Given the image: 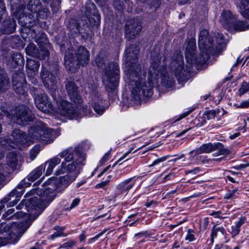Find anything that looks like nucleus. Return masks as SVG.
Returning a JSON list of instances; mask_svg holds the SVG:
<instances>
[{
    "mask_svg": "<svg viewBox=\"0 0 249 249\" xmlns=\"http://www.w3.org/2000/svg\"><path fill=\"white\" fill-rule=\"evenodd\" d=\"M139 48L136 44H132L125 50V61L132 64L128 70V78L133 87L131 96L135 102H139L142 96L150 97L153 95V78L157 79L160 74L163 75L160 67V61L156 60L151 62L146 71L141 70V66L136 64Z\"/></svg>",
    "mask_w": 249,
    "mask_h": 249,
    "instance_id": "obj_1",
    "label": "nucleus"
},
{
    "mask_svg": "<svg viewBox=\"0 0 249 249\" xmlns=\"http://www.w3.org/2000/svg\"><path fill=\"white\" fill-rule=\"evenodd\" d=\"M198 43L200 51L198 55L196 53V45L194 39L190 40L186 46L185 57L187 62L190 65L195 64L202 66L209 59L210 54L214 52L213 40L209 36L207 30L204 29L200 32ZM170 67L176 76L181 80H185L191 71V66H186L184 68L183 56L179 50L175 51L172 55Z\"/></svg>",
    "mask_w": 249,
    "mask_h": 249,
    "instance_id": "obj_2",
    "label": "nucleus"
},
{
    "mask_svg": "<svg viewBox=\"0 0 249 249\" xmlns=\"http://www.w3.org/2000/svg\"><path fill=\"white\" fill-rule=\"evenodd\" d=\"M55 183L54 179H50L44 184L49 186L45 187L42 192V189L35 188L27 193L25 196L26 198L16 206L17 210L24 209L26 212L33 213L34 210L39 211L40 213L56 197L57 193L53 186Z\"/></svg>",
    "mask_w": 249,
    "mask_h": 249,
    "instance_id": "obj_3",
    "label": "nucleus"
},
{
    "mask_svg": "<svg viewBox=\"0 0 249 249\" xmlns=\"http://www.w3.org/2000/svg\"><path fill=\"white\" fill-rule=\"evenodd\" d=\"M97 66L103 70L102 81L108 92L113 91L118 86L119 68L116 62L109 63L105 51H101L95 58Z\"/></svg>",
    "mask_w": 249,
    "mask_h": 249,
    "instance_id": "obj_4",
    "label": "nucleus"
},
{
    "mask_svg": "<svg viewBox=\"0 0 249 249\" xmlns=\"http://www.w3.org/2000/svg\"><path fill=\"white\" fill-rule=\"evenodd\" d=\"M28 135L31 138L44 144L53 142L57 136L55 131L48 128L42 122H36L31 126L28 130Z\"/></svg>",
    "mask_w": 249,
    "mask_h": 249,
    "instance_id": "obj_5",
    "label": "nucleus"
},
{
    "mask_svg": "<svg viewBox=\"0 0 249 249\" xmlns=\"http://www.w3.org/2000/svg\"><path fill=\"white\" fill-rule=\"evenodd\" d=\"M30 225V224H28L27 222L13 223L11 225H6L5 229L7 228L8 231L5 236L0 237V247L17 242Z\"/></svg>",
    "mask_w": 249,
    "mask_h": 249,
    "instance_id": "obj_6",
    "label": "nucleus"
},
{
    "mask_svg": "<svg viewBox=\"0 0 249 249\" xmlns=\"http://www.w3.org/2000/svg\"><path fill=\"white\" fill-rule=\"evenodd\" d=\"M75 153L77 155V158L72 162L67 164L66 162H62L61 168H59L55 172L56 176L64 174L65 173H74L76 172L79 174V165L82 164L86 157L85 154L83 152L82 147L77 146L75 148Z\"/></svg>",
    "mask_w": 249,
    "mask_h": 249,
    "instance_id": "obj_7",
    "label": "nucleus"
},
{
    "mask_svg": "<svg viewBox=\"0 0 249 249\" xmlns=\"http://www.w3.org/2000/svg\"><path fill=\"white\" fill-rule=\"evenodd\" d=\"M91 98L92 107L94 111L98 114L101 115L105 111L107 106H104L105 100H103L101 93L98 90V85L92 80L89 81L87 87Z\"/></svg>",
    "mask_w": 249,
    "mask_h": 249,
    "instance_id": "obj_8",
    "label": "nucleus"
},
{
    "mask_svg": "<svg viewBox=\"0 0 249 249\" xmlns=\"http://www.w3.org/2000/svg\"><path fill=\"white\" fill-rule=\"evenodd\" d=\"M35 117L29 107L22 105L13 110L9 119L18 125L24 126L33 121Z\"/></svg>",
    "mask_w": 249,
    "mask_h": 249,
    "instance_id": "obj_9",
    "label": "nucleus"
},
{
    "mask_svg": "<svg viewBox=\"0 0 249 249\" xmlns=\"http://www.w3.org/2000/svg\"><path fill=\"white\" fill-rule=\"evenodd\" d=\"M86 17L83 25L86 26L90 31L91 28L98 26L100 23V16L95 5L92 2H87L86 4Z\"/></svg>",
    "mask_w": 249,
    "mask_h": 249,
    "instance_id": "obj_10",
    "label": "nucleus"
},
{
    "mask_svg": "<svg viewBox=\"0 0 249 249\" xmlns=\"http://www.w3.org/2000/svg\"><path fill=\"white\" fill-rule=\"evenodd\" d=\"M12 136L14 142L11 139H7L4 140L5 143H2L5 147L9 148V146L13 148H16L17 146H27L29 145L27 135L23 131L19 129H15L13 131Z\"/></svg>",
    "mask_w": 249,
    "mask_h": 249,
    "instance_id": "obj_11",
    "label": "nucleus"
},
{
    "mask_svg": "<svg viewBox=\"0 0 249 249\" xmlns=\"http://www.w3.org/2000/svg\"><path fill=\"white\" fill-rule=\"evenodd\" d=\"M13 90L18 94L25 96L27 94V87L24 73L20 71L15 72L12 78Z\"/></svg>",
    "mask_w": 249,
    "mask_h": 249,
    "instance_id": "obj_12",
    "label": "nucleus"
},
{
    "mask_svg": "<svg viewBox=\"0 0 249 249\" xmlns=\"http://www.w3.org/2000/svg\"><path fill=\"white\" fill-rule=\"evenodd\" d=\"M79 104H72L65 100H62L60 104L59 111L61 115L70 119H76L79 115L78 106Z\"/></svg>",
    "mask_w": 249,
    "mask_h": 249,
    "instance_id": "obj_13",
    "label": "nucleus"
},
{
    "mask_svg": "<svg viewBox=\"0 0 249 249\" xmlns=\"http://www.w3.org/2000/svg\"><path fill=\"white\" fill-rule=\"evenodd\" d=\"M216 150H218V155H228L230 153V150L225 148L222 143L217 142L214 144L211 143L203 144L196 150V153L200 154L202 153H210Z\"/></svg>",
    "mask_w": 249,
    "mask_h": 249,
    "instance_id": "obj_14",
    "label": "nucleus"
},
{
    "mask_svg": "<svg viewBox=\"0 0 249 249\" xmlns=\"http://www.w3.org/2000/svg\"><path fill=\"white\" fill-rule=\"evenodd\" d=\"M141 22L137 18L130 19L125 24V34L129 39H132L142 30Z\"/></svg>",
    "mask_w": 249,
    "mask_h": 249,
    "instance_id": "obj_15",
    "label": "nucleus"
},
{
    "mask_svg": "<svg viewBox=\"0 0 249 249\" xmlns=\"http://www.w3.org/2000/svg\"><path fill=\"white\" fill-rule=\"evenodd\" d=\"M65 88L71 101L74 104H79L81 99L76 84L72 81H68L65 84Z\"/></svg>",
    "mask_w": 249,
    "mask_h": 249,
    "instance_id": "obj_16",
    "label": "nucleus"
},
{
    "mask_svg": "<svg viewBox=\"0 0 249 249\" xmlns=\"http://www.w3.org/2000/svg\"><path fill=\"white\" fill-rule=\"evenodd\" d=\"M237 19L230 11H225L221 15L220 21L225 28L232 29Z\"/></svg>",
    "mask_w": 249,
    "mask_h": 249,
    "instance_id": "obj_17",
    "label": "nucleus"
},
{
    "mask_svg": "<svg viewBox=\"0 0 249 249\" xmlns=\"http://www.w3.org/2000/svg\"><path fill=\"white\" fill-rule=\"evenodd\" d=\"M40 76L44 86L48 89H53L56 83L55 76L47 70H43Z\"/></svg>",
    "mask_w": 249,
    "mask_h": 249,
    "instance_id": "obj_18",
    "label": "nucleus"
},
{
    "mask_svg": "<svg viewBox=\"0 0 249 249\" xmlns=\"http://www.w3.org/2000/svg\"><path fill=\"white\" fill-rule=\"evenodd\" d=\"M36 17L33 14L21 15L18 19L19 24L22 27H33L38 22Z\"/></svg>",
    "mask_w": 249,
    "mask_h": 249,
    "instance_id": "obj_19",
    "label": "nucleus"
},
{
    "mask_svg": "<svg viewBox=\"0 0 249 249\" xmlns=\"http://www.w3.org/2000/svg\"><path fill=\"white\" fill-rule=\"evenodd\" d=\"M76 59L77 64L84 66L86 65L89 60V53L86 48L83 46L79 47L76 53Z\"/></svg>",
    "mask_w": 249,
    "mask_h": 249,
    "instance_id": "obj_20",
    "label": "nucleus"
},
{
    "mask_svg": "<svg viewBox=\"0 0 249 249\" xmlns=\"http://www.w3.org/2000/svg\"><path fill=\"white\" fill-rule=\"evenodd\" d=\"M17 27L16 20L13 18L8 19L3 21L0 31L3 34L9 35L13 33Z\"/></svg>",
    "mask_w": 249,
    "mask_h": 249,
    "instance_id": "obj_21",
    "label": "nucleus"
},
{
    "mask_svg": "<svg viewBox=\"0 0 249 249\" xmlns=\"http://www.w3.org/2000/svg\"><path fill=\"white\" fill-rule=\"evenodd\" d=\"M10 87L9 79L3 70L0 67V93L7 91Z\"/></svg>",
    "mask_w": 249,
    "mask_h": 249,
    "instance_id": "obj_22",
    "label": "nucleus"
},
{
    "mask_svg": "<svg viewBox=\"0 0 249 249\" xmlns=\"http://www.w3.org/2000/svg\"><path fill=\"white\" fill-rule=\"evenodd\" d=\"M29 185V183L26 182L25 180H23L18 185L16 188L13 189L7 196L5 197H8L9 200L11 199V197L16 196V198L20 197L24 191L23 189Z\"/></svg>",
    "mask_w": 249,
    "mask_h": 249,
    "instance_id": "obj_23",
    "label": "nucleus"
},
{
    "mask_svg": "<svg viewBox=\"0 0 249 249\" xmlns=\"http://www.w3.org/2000/svg\"><path fill=\"white\" fill-rule=\"evenodd\" d=\"M26 213V212L21 211L15 213L14 208H11L8 210L2 215V217L6 220L16 219L22 217Z\"/></svg>",
    "mask_w": 249,
    "mask_h": 249,
    "instance_id": "obj_24",
    "label": "nucleus"
},
{
    "mask_svg": "<svg viewBox=\"0 0 249 249\" xmlns=\"http://www.w3.org/2000/svg\"><path fill=\"white\" fill-rule=\"evenodd\" d=\"M78 175L77 172L72 174H67L59 178L60 184L64 187H67L71 182H73Z\"/></svg>",
    "mask_w": 249,
    "mask_h": 249,
    "instance_id": "obj_25",
    "label": "nucleus"
},
{
    "mask_svg": "<svg viewBox=\"0 0 249 249\" xmlns=\"http://www.w3.org/2000/svg\"><path fill=\"white\" fill-rule=\"evenodd\" d=\"M60 161L61 160L59 158L54 157L46 161L44 164H41V165L45 166V169L47 168L46 175H50L52 173L54 166L58 164Z\"/></svg>",
    "mask_w": 249,
    "mask_h": 249,
    "instance_id": "obj_26",
    "label": "nucleus"
},
{
    "mask_svg": "<svg viewBox=\"0 0 249 249\" xmlns=\"http://www.w3.org/2000/svg\"><path fill=\"white\" fill-rule=\"evenodd\" d=\"M18 158L17 155L15 152H10L7 155V166L8 168L12 172L15 170L17 166ZM6 165V164H5Z\"/></svg>",
    "mask_w": 249,
    "mask_h": 249,
    "instance_id": "obj_27",
    "label": "nucleus"
},
{
    "mask_svg": "<svg viewBox=\"0 0 249 249\" xmlns=\"http://www.w3.org/2000/svg\"><path fill=\"white\" fill-rule=\"evenodd\" d=\"M61 158H64L65 161L70 162L71 160H75V158H77V155L75 153V149L70 148L64 150L63 152L59 154Z\"/></svg>",
    "mask_w": 249,
    "mask_h": 249,
    "instance_id": "obj_28",
    "label": "nucleus"
},
{
    "mask_svg": "<svg viewBox=\"0 0 249 249\" xmlns=\"http://www.w3.org/2000/svg\"><path fill=\"white\" fill-rule=\"evenodd\" d=\"M45 171V166L40 165L32 171L28 176V180L30 181H34L39 178Z\"/></svg>",
    "mask_w": 249,
    "mask_h": 249,
    "instance_id": "obj_29",
    "label": "nucleus"
},
{
    "mask_svg": "<svg viewBox=\"0 0 249 249\" xmlns=\"http://www.w3.org/2000/svg\"><path fill=\"white\" fill-rule=\"evenodd\" d=\"M133 178H128L117 186V188L121 193L128 192L134 185V182H131Z\"/></svg>",
    "mask_w": 249,
    "mask_h": 249,
    "instance_id": "obj_30",
    "label": "nucleus"
},
{
    "mask_svg": "<svg viewBox=\"0 0 249 249\" xmlns=\"http://www.w3.org/2000/svg\"><path fill=\"white\" fill-rule=\"evenodd\" d=\"M36 106L38 109L44 112H51L53 109L52 104L49 100H47L46 103H41L40 100L37 99Z\"/></svg>",
    "mask_w": 249,
    "mask_h": 249,
    "instance_id": "obj_31",
    "label": "nucleus"
},
{
    "mask_svg": "<svg viewBox=\"0 0 249 249\" xmlns=\"http://www.w3.org/2000/svg\"><path fill=\"white\" fill-rule=\"evenodd\" d=\"M9 41L13 48L23 49L25 45V43L18 36H11L9 39Z\"/></svg>",
    "mask_w": 249,
    "mask_h": 249,
    "instance_id": "obj_32",
    "label": "nucleus"
},
{
    "mask_svg": "<svg viewBox=\"0 0 249 249\" xmlns=\"http://www.w3.org/2000/svg\"><path fill=\"white\" fill-rule=\"evenodd\" d=\"M75 52L74 50L68 49L65 52L64 61L66 65L70 67L73 66V63L75 61Z\"/></svg>",
    "mask_w": 249,
    "mask_h": 249,
    "instance_id": "obj_33",
    "label": "nucleus"
},
{
    "mask_svg": "<svg viewBox=\"0 0 249 249\" xmlns=\"http://www.w3.org/2000/svg\"><path fill=\"white\" fill-rule=\"evenodd\" d=\"M67 27L72 33H78L81 34H84V33L81 31L79 23H78L77 20L75 19H70L67 25Z\"/></svg>",
    "mask_w": 249,
    "mask_h": 249,
    "instance_id": "obj_34",
    "label": "nucleus"
},
{
    "mask_svg": "<svg viewBox=\"0 0 249 249\" xmlns=\"http://www.w3.org/2000/svg\"><path fill=\"white\" fill-rule=\"evenodd\" d=\"M36 42L39 46H47L50 47V44L49 42L46 35L43 32H38V36Z\"/></svg>",
    "mask_w": 249,
    "mask_h": 249,
    "instance_id": "obj_35",
    "label": "nucleus"
},
{
    "mask_svg": "<svg viewBox=\"0 0 249 249\" xmlns=\"http://www.w3.org/2000/svg\"><path fill=\"white\" fill-rule=\"evenodd\" d=\"M41 3L39 0H30L27 9L31 12L36 13L40 9Z\"/></svg>",
    "mask_w": 249,
    "mask_h": 249,
    "instance_id": "obj_36",
    "label": "nucleus"
},
{
    "mask_svg": "<svg viewBox=\"0 0 249 249\" xmlns=\"http://www.w3.org/2000/svg\"><path fill=\"white\" fill-rule=\"evenodd\" d=\"M12 59L13 64V67L15 68L17 66H22L24 65V59L23 55L21 53H14L12 56Z\"/></svg>",
    "mask_w": 249,
    "mask_h": 249,
    "instance_id": "obj_37",
    "label": "nucleus"
},
{
    "mask_svg": "<svg viewBox=\"0 0 249 249\" xmlns=\"http://www.w3.org/2000/svg\"><path fill=\"white\" fill-rule=\"evenodd\" d=\"M39 66L40 63L38 61L30 59H27L26 68L32 72H36L37 71Z\"/></svg>",
    "mask_w": 249,
    "mask_h": 249,
    "instance_id": "obj_38",
    "label": "nucleus"
},
{
    "mask_svg": "<svg viewBox=\"0 0 249 249\" xmlns=\"http://www.w3.org/2000/svg\"><path fill=\"white\" fill-rule=\"evenodd\" d=\"M40 49L38 50L37 56L36 58L39 59H45L48 58L50 55V52L48 49L50 47H47V46H39Z\"/></svg>",
    "mask_w": 249,
    "mask_h": 249,
    "instance_id": "obj_39",
    "label": "nucleus"
},
{
    "mask_svg": "<svg viewBox=\"0 0 249 249\" xmlns=\"http://www.w3.org/2000/svg\"><path fill=\"white\" fill-rule=\"evenodd\" d=\"M0 110L3 113V116H6L10 119L13 110H11L10 106L6 102H2L0 105Z\"/></svg>",
    "mask_w": 249,
    "mask_h": 249,
    "instance_id": "obj_40",
    "label": "nucleus"
},
{
    "mask_svg": "<svg viewBox=\"0 0 249 249\" xmlns=\"http://www.w3.org/2000/svg\"><path fill=\"white\" fill-rule=\"evenodd\" d=\"M232 29L237 31H245L249 29V24H247V23L243 21L236 20Z\"/></svg>",
    "mask_w": 249,
    "mask_h": 249,
    "instance_id": "obj_41",
    "label": "nucleus"
},
{
    "mask_svg": "<svg viewBox=\"0 0 249 249\" xmlns=\"http://www.w3.org/2000/svg\"><path fill=\"white\" fill-rule=\"evenodd\" d=\"M38 49L36 48V46L33 43H30L28 45L26 48V52L28 55H31L34 57L37 56V52Z\"/></svg>",
    "mask_w": 249,
    "mask_h": 249,
    "instance_id": "obj_42",
    "label": "nucleus"
},
{
    "mask_svg": "<svg viewBox=\"0 0 249 249\" xmlns=\"http://www.w3.org/2000/svg\"><path fill=\"white\" fill-rule=\"evenodd\" d=\"M175 83L173 78L169 75H164L161 79L162 85L166 88H170L172 87Z\"/></svg>",
    "mask_w": 249,
    "mask_h": 249,
    "instance_id": "obj_43",
    "label": "nucleus"
},
{
    "mask_svg": "<svg viewBox=\"0 0 249 249\" xmlns=\"http://www.w3.org/2000/svg\"><path fill=\"white\" fill-rule=\"evenodd\" d=\"M220 232L222 235H224L225 233V229L223 227H217V226H214L212 230L211 233V243H213L214 239L216 237V232Z\"/></svg>",
    "mask_w": 249,
    "mask_h": 249,
    "instance_id": "obj_44",
    "label": "nucleus"
},
{
    "mask_svg": "<svg viewBox=\"0 0 249 249\" xmlns=\"http://www.w3.org/2000/svg\"><path fill=\"white\" fill-rule=\"evenodd\" d=\"M235 2L241 14L247 9L246 7L249 5V0H235Z\"/></svg>",
    "mask_w": 249,
    "mask_h": 249,
    "instance_id": "obj_45",
    "label": "nucleus"
},
{
    "mask_svg": "<svg viewBox=\"0 0 249 249\" xmlns=\"http://www.w3.org/2000/svg\"><path fill=\"white\" fill-rule=\"evenodd\" d=\"M32 27H22L21 36L25 41H30V35Z\"/></svg>",
    "mask_w": 249,
    "mask_h": 249,
    "instance_id": "obj_46",
    "label": "nucleus"
},
{
    "mask_svg": "<svg viewBox=\"0 0 249 249\" xmlns=\"http://www.w3.org/2000/svg\"><path fill=\"white\" fill-rule=\"evenodd\" d=\"M61 0H52L50 2V7L53 13H57L61 8Z\"/></svg>",
    "mask_w": 249,
    "mask_h": 249,
    "instance_id": "obj_47",
    "label": "nucleus"
},
{
    "mask_svg": "<svg viewBox=\"0 0 249 249\" xmlns=\"http://www.w3.org/2000/svg\"><path fill=\"white\" fill-rule=\"evenodd\" d=\"M38 13L36 15V18H38L42 19H46L51 15V12L48 8H44L38 11Z\"/></svg>",
    "mask_w": 249,
    "mask_h": 249,
    "instance_id": "obj_48",
    "label": "nucleus"
},
{
    "mask_svg": "<svg viewBox=\"0 0 249 249\" xmlns=\"http://www.w3.org/2000/svg\"><path fill=\"white\" fill-rule=\"evenodd\" d=\"M113 5L116 10L121 13L123 11L124 8V2L121 0H114Z\"/></svg>",
    "mask_w": 249,
    "mask_h": 249,
    "instance_id": "obj_49",
    "label": "nucleus"
},
{
    "mask_svg": "<svg viewBox=\"0 0 249 249\" xmlns=\"http://www.w3.org/2000/svg\"><path fill=\"white\" fill-rule=\"evenodd\" d=\"M248 91H249V82L247 83L245 81H243L240 88L238 90L239 95L241 96Z\"/></svg>",
    "mask_w": 249,
    "mask_h": 249,
    "instance_id": "obj_50",
    "label": "nucleus"
},
{
    "mask_svg": "<svg viewBox=\"0 0 249 249\" xmlns=\"http://www.w3.org/2000/svg\"><path fill=\"white\" fill-rule=\"evenodd\" d=\"M41 146L39 145H36L30 151V155L32 160L36 157L40 150Z\"/></svg>",
    "mask_w": 249,
    "mask_h": 249,
    "instance_id": "obj_51",
    "label": "nucleus"
},
{
    "mask_svg": "<svg viewBox=\"0 0 249 249\" xmlns=\"http://www.w3.org/2000/svg\"><path fill=\"white\" fill-rule=\"evenodd\" d=\"M6 8L3 4V1L2 0H0V22H1L2 20L6 18Z\"/></svg>",
    "mask_w": 249,
    "mask_h": 249,
    "instance_id": "obj_52",
    "label": "nucleus"
},
{
    "mask_svg": "<svg viewBox=\"0 0 249 249\" xmlns=\"http://www.w3.org/2000/svg\"><path fill=\"white\" fill-rule=\"evenodd\" d=\"M30 93L34 97V99L35 97L38 95H41L43 93L41 92V89L39 88H37L34 87H32L30 89Z\"/></svg>",
    "mask_w": 249,
    "mask_h": 249,
    "instance_id": "obj_53",
    "label": "nucleus"
},
{
    "mask_svg": "<svg viewBox=\"0 0 249 249\" xmlns=\"http://www.w3.org/2000/svg\"><path fill=\"white\" fill-rule=\"evenodd\" d=\"M216 114V111L213 110L206 111L204 113V115L207 116L208 120L214 119Z\"/></svg>",
    "mask_w": 249,
    "mask_h": 249,
    "instance_id": "obj_54",
    "label": "nucleus"
},
{
    "mask_svg": "<svg viewBox=\"0 0 249 249\" xmlns=\"http://www.w3.org/2000/svg\"><path fill=\"white\" fill-rule=\"evenodd\" d=\"M37 99H39V100H40V102L41 103H46L47 101L48 100L47 95L44 93L41 95H38L37 96L35 97V99H34L35 104H36Z\"/></svg>",
    "mask_w": 249,
    "mask_h": 249,
    "instance_id": "obj_55",
    "label": "nucleus"
},
{
    "mask_svg": "<svg viewBox=\"0 0 249 249\" xmlns=\"http://www.w3.org/2000/svg\"><path fill=\"white\" fill-rule=\"evenodd\" d=\"M215 38L216 39V41L218 45H222L224 43L223 42V35L220 34L219 33H215Z\"/></svg>",
    "mask_w": 249,
    "mask_h": 249,
    "instance_id": "obj_56",
    "label": "nucleus"
},
{
    "mask_svg": "<svg viewBox=\"0 0 249 249\" xmlns=\"http://www.w3.org/2000/svg\"><path fill=\"white\" fill-rule=\"evenodd\" d=\"M60 231H57L56 232H55L53 234L51 235V238L52 239H53L56 237H59V236H65L66 234L62 232L63 230V228H60Z\"/></svg>",
    "mask_w": 249,
    "mask_h": 249,
    "instance_id": "obj_57",
    "label": "nucleus"
},
{
    "mask_svg": "<svg viewBox=\"0 0 249 249\" xmlns=\"http://www.w3.org/2000/svg\"><path fill=\"white\" fill-rule=\"evenodd\" d=\"M193 231L191 229H189L188 231V235L186 237V239L187 240H189V241H192L195 239L194 235L191 233L193 232Z\"/></svg>",
    "mask_w": 249,
    "mask_h": 249,
    "instance_id": "obj_58",
    "label": "nucleus"
},
{
    "mask_svg": "<svg viewBox=\"0 0 249 249\" xmlns=\"http://www.w3.org/2000/svg\"><path fill=\"white\" fill-rule=\"evenodd\" d=\"M38 36V33H37L36 30L34 29H31V32L30 35V41L32 39H35L36 40V38Z\"/></svg>",
    "mask_w": 249,
    "mask_h": 249,
    "instance_id": "obj_59",
    "label": "nucleus"
},
{
    "mask_svg": "<svg viewBox=\"0 0 249 249\" xmlns=\"http://www.w3.org/2000/svg\"><path fill=\"white\" fill-rule=\"evenodd\" d=\"M240 229H238L235 226V227L232 226L231 227V233L234 236H236L240 232Z\"/></svg>",
    "mask_w": 249,
    "mask_h": 249,
    "instance_id": "obj_60",
    "label": "nucleus"
},
{
    "mask_svg": "<svg viewBox=\"0 0 249 249\" xmlns=\"http://www.w3.org/2000/svg\"><path fill=\"white\" fill-rule=\"evenodd\" d=\"M79 202H80V199L79 198H77L74 199L73 200L72 202L71 203L70 208H68V209H69V210L72 209L74 207H75L76 206H77L79 204Z\"/></svg>",
    "mask_w": 249,
    "mask_h": 249,
    "instance_id": "obj_61",
    "label": "nucleus"
},
{
    "mask_svg": "<svg viewBox=\"0 0 249 249\" xmlns=\"http://www.w3.org/2000/svg\"><path fill=\"white\" fill-rule=\"evenodd\" d=\"M110 153V151H108L106 154L104 156V157L102 158V159L100 160V163L101 164H104L105 162H106L109 159V156Z\"/></svg>",
    "mask_w": 249,
    "mask_h": 249,
    "instance_id": "obj_62",
    "label": "nucleus"
},
{
    "mask_svg": "<svg viewBox=\"0 0 249 249\" xmlns=\"http://www.w3.org/2000/svg\"><path fill=\"white\" fill-rule=\"evenodd\" d=\"M235 190L229 191V193H227L225 196V198L228 199L232 198L235 196Z\"/></svg>",
    "mask_w": 249,
    "mask_h": 249,
    "instance_id": "obj_63",
    "label": "nucleus"
},
{
    "mask_svg": "<svg viewBox=\"0 0 249 249\" xmlns=\"http://www.w3.org/2000/svg\"><path fill=\"white\" fill-rule=\"evenodd\" d=\"M237 107L247 108L249 107V101H244L241 103L240 105L237 106Z\"/></svg>",
    "mask_w": 249,
    "mask_h": 249,
    "instance_id": "obj_64",
    "label": "nucleus"
}]
</instances>
